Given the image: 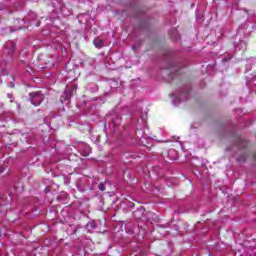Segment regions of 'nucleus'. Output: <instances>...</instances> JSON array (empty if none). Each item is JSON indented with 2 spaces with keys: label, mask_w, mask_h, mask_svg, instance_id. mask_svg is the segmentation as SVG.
<instances>
[{
  "label": "nucleus",
  "mask_w": 256,
  "mask_h": 256,
  "mask_svg": "<svg viewBox=\"0 0 256 256\" xmlns=\"http://www.w3.org/2000/svg\"><path fill=\"white\" fill-rule=\"evenodd\" d=\"M8 46H9V44L6 45V47H8Z\"/></svg>",
  "instance_id": "obj_8"
},
{
  "label": "nucleus",
  "mask_w": 256,
  "mask_h": 256,
  "mask_svg": "<svg viewBox=\"0 0 256 256\" xmlns=\"http://www.w3.org/2000/svg\"><path fill=\"white\" fill-rule=\"evenodd\" d=\"M74 89H77V86H74Z\"/></svg>",
  "instance_id": "obj_7"
},
{
  "label": "nucleus",
  "mask_w": 256,
  "mask_h": 256,
  "mask_svg": "<svg viewBox=\"0 0 256 256\" xmlns=\"http://www.w3.org/2000/svg\"><path fill=\"white\" fill-rule=\"evenodd\" d=\"M43 99H45V96L41 92L30 93V103H32L34 107H39V104L43 103Z\"/></svg>",
  "instance_id": "obj_1"
},
{
  "label": "nucleus",
  "mask_w": 256,
  "mask_h": 256,
  "mask_svg": "<svg viewBox=\"0 0 256 256\" xmlns=\"http://www.w3.org/2000/svg\"><path fill=\"white\" fill-rule=\"evenodd\" d=\"M96 227H97V224L94 221L88 222L86 225V228L88 231H93Z\"/></svg>",
  "instance_id": "obj_3"
},
{
  "label": "nucleus",
  "mask_w": 256,
  "mask_h": 256,
  "mask_svg": "<svg viewBox=\"0 0 256 256\" xmlns=\"http://www.w3.org/2000/svg\"><path fill=\"white\" fill-rule=\"evenodd\" d=\"M98 189L100 191H105V184H103V183L99 184Z\"/></svg>",
  "instance_id": "obj_4"
},
{
  "label": "nucleus",
  "mask_w": 256,
  "mask_h": 256,
  "mask_svg": "<svg viewBox=\"0 0 256 256\" xmlns=\"http://www.w3.org/2000/svg\"><path fill=\"white\" fill-rule=\"evenodd\" d=\"M10 87H15V84H11Z\"/></svg>",
  "instance_id": "obj_6"
},
{
  "label": "nucleus",
  "mask_w": 256,
  "mask_h": 256,
  "mask_svg": "<svg viewBox=\"0 0 256 256\" xmlns=\"http://www.w3.org/2000/svg\"><path fill=\"white\" fill-rule=\"evenodd\" d=\"M63 97H66V99H71V94H69V93H64V95L62 96V98ZM61 101H63V99H61Z\"/></svg>",
  "instance_id": "obj_5"
},
{
  "label": "nucleus",
  "mask_w": 256,
  "mask_h": 256,
  "mask_svg": "<svg viewBox=\"0 0 256 256\" xmlns=\"http://www.w3.org/2000/svg\"><path fill=\"white\" fill-rule=\"evenodd\" d=\"M93 44L95 47H97V49H101V47H103V40L96 38L94 39Z\"/></svg>",
  "instance_id": "obj_2"
}]
</instances>
